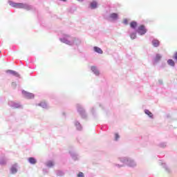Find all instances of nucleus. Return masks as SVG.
<instances>
[{
	"label": "nucleus",
	"mask_w": 177,
	"mask_h": 177,
	"mask_svg": "<svg viewBox=\"0 0 177 177\" xmlns=\"http://www.w3.org/2000/svg\"><path fill=\"white\" fill-rule=\"evenodd\" d=\"M59 41L62 44L68 45L69 46H80L81 45V40L77 37H74L66 33L62 34L59 37Z\"/></svg>",
	"instance_id": "nucleus-1"
},
{
	"label": "nucleus",
	"mask_w": 177,
	"mask_h": 177,
	"mask_svg": "<svg viewBox=\"0 0 177 177\" xmlns=\"http://www.w3.org/2000/svg\"><path fill=\"white\" fill-rule=\"evenodd\" d=\"M118 160L122 162V164H124V165H127V167H130L131 168H135V167L138 165L135 160L128 156L119 157Z\"/></svg>",
	"instance_id": "nucleus-2"
},
{
	"label": "nucleus",
	"mask_w": 177,
	"mask_h": 177,
	"mask_svg": "<svg viewBox=\"0 0 177 177\" xmlns=\"http://www.w3.org/2000/svg\"><path fill=\"white\" fill-rule=\"evenodd\" d=\"M8 3L12 8H15L16 9H25V10H32V6L23 3H15L14 1H9Z\"/></svg>",
	"instance_id": "nucleus-3"
},
{
	"label": "nucleus",
	"mask_w": 177,
	"mask_h": 177,
	"mask_svg": "<svg viewBox=\"0 0 177 177\" xmlns=\"http://www.w3.org/2000/svg\"><path fill=\"white\" fill-rule=\"evenodd\" d=\"M106 20L111 23H115V21L120 20V14H118V12H111L106 17Z\"/></svg>",
	"instance_id": "nucleus-4"
},
{
	"label": "nucleus",
	"mask_w": 177,
	"mask_h": 177,
	"mask_svg": "<svg viewBox=\"0 0 177 177\" xmlns=\"http://www.w3.org/2000/svg\"><path fill=\"white\" fill-rule=\"evenodd\" d=\"M77 113L81 115L82 118H86L88 117V115H86V112L85 111V109L81 105V104H77L76 105Z\"/></svg>",
	"instance_id": "nucleus-5"
},
{
	"label": "nucleus",
	"mask_w": 177,
	"mask_h": 177,
	"mask_svg": "<svg viewBox=\"0 0 177 177\" xmlns=\"http://www.w3.org/2000/svg\"><path fill=\"white\" fill-rule=\"evenodd\" d=\"M8 106L12 107V109H23V105H21V104L14 101H9Z\"/></svg>",
	"instance_id": "nucleus-6"
},
{
	"label": "nucleus",
	"mask_w": 177,
	"mask_h": 177,
	"mask_svg": "<svg viewBox=\"0 0 177 177\" xmlns=\"http://www.w3.org/2000/svg\"><path fill=\"white\" fill-rule=\"evenodd\" d=\"M137 32L139 34V35H145V34L147 32V29H146V27H145L144 25H141L138 26Z\"/></svg>",
	"instance_id": "nucleus-7"
},
{
	"label": "nucleus",
	"mask_w": 177,
	"mask_h": 177,
	"mask_svg": "<svg viewBox=\"0 0 177 177\" xmlns=\"http://www.w3.org/2000/svg\"><path fill=\"white\" fill-rule=\"evenodd\" d=\"M76 131H82V124L78 121V120H75L73 122Z\"/></svg>",
	"instance_id": "nucleus-8"
},
{
	"label": "nucleus",
	"mask_w": 177,
	"mask_h": 177,
	"mask_svg": "<svg viewBox=\"0 0 177 177\" xmlns=\"http://www.w3.org/2000/svg\"><path fill=\"white\" fill-rule=\"evenodd\" d=\"M69 154H71V158L74 160V161H77L80 160V155L75 151H70Z\"/></svg>",
	"instance_id": "nucleus-9"
},
{
	"label": "nucleus",
	"mask_w": 177,
	"mask_h": 177,
	"mask_svg": "<svg viewBox=\"0 0 177 177\" xmlns=\"http://www.w3.org/2000/svg\"><path fill=\"white\" fill-rule=\"evenodd\" d=\"M162 59V55L160 53H157L156 56L153 57V64H157L158 63H160L161 59Z\"/></svg>",
	"instance_id": "nucleus-10"
},
{
	"label": "nucleus",
	"mask_w": 177,
	"mask_h": 177,
	"mask_svg": "<svg viewBox=\"0 0 177 177\" xmlns=\"http://www.w3.org/2000/svg\"><path fill=\"white\" fill-rule=\"evenodd\" d=\"M91 70L92 73L95 75L96 77H99L100 75V71H99V68H97L95 66H91Z\"/></svg>",
	"instance_id": "nucleus-11"
},
{
	"label": "nucleus",
	"mask_w": 177,
	"mask_h": 177,
	"mask_svg": "<svg viewBox=\"0 0 177 177\" xmlns=\"http://www.w3.org/2000/svg\"><path fill=\"white\" fill-rule=\"evenodd\" d=\"M22 95H24V97L26 99H34V94L26 91H22Z\"/></svg>",
	"instance_id": "nucleus-12"
},
{
	"label": "nucleus",
	"mask_w": 177,
	"mask_h": 177,
	"mask_svg": "<svg viewBox=\"0 0 177 177\" xmlns=\"http://www.w3.org/2000/svg\"><path fill=\"white\" fill-rule=\"evenodd\" d=\"M17 163L12 165L10 167V174L15 175L17 174Z\"/></svg>",
	"instance_id": "nucleus-13"
},
{
	"label": "nucleus",
	"mask_w": 177,
	"mask_h": 177,
	"mask_svg": "<svg viewBox=\"0 0 177 177\" xmlns=\"http://www.w3.org/2000/svg\"><path fill=\"white\" fill-rule=\"evenodd\" d=\"M144 113L146 114V115H148L149 118L151 120H154V115L149 109H145Z\"/></svg>",
	"instance_id": "nucleus-14"
},
{
	"label": "nucleus",
	"mask_w": 177,
	"mask_h": 177,
	"mask_svg": "<svg viewBox=\"0 0 177 177\" xmlns=\"http://www.w3.org/2000/svg\"><path fill=\"white\" fill-rule=\"evenodd\" d=\"M151 45L153 48H158L160 46V40L157 39H153L151 41Z\"/></svg>",
	"instance_id": "nucleus-15"
},
{
	"label": "nucleus",
	"mask_w": 177,
	"mask_h": 177,
	"mask_svg": "<svg viewBox=\"0 0 177 177\" xmlns=\"http://www.w3.org/2000/svg\"><path fill=\"white\" fill-rule=\"evenodd\" d=\"M28 162H29V164H30V165H35V164H37V159L34 157L28 158Z\"/></svg>",
	"instance_id": "nucleus-16"
},
{
	"label": "nucleus",
	"mask_w": 177,
	"mask_h": 177,
	"mask_svg": "<svg viewBox=\"0 0 177 177\" xmlns=\"http://www.w3.org/2000/svg\"><path fill=\"white\" fill-rule=\"evenodd\" d=\"M7 73L8 74H11V75H14V77H17V78H20V75L19 74V73L16 72L15 71L8 70Z\"/></svg>",
	"instance_id": "nucleus-17"
},
{
	"label": "nucleus",
	"mask_w": 177,
	"mask_h": 177,
	"mask_svg": "<svg viewBox=\"0 0 177 177\" xmlns=\"http://www.w3.org/2000/svg\"><path fill=\"white\" fill-rule=\"evenodd\" d=\"M37 106L41 107V109H48V104L45 101L39 102Z\"/></svg>",
	"instance_id": "nucleus-18"
},
{
	"label": "nucleus",
	"mask_w": 177,
	"mask_h": 177,
	"mask_svg": "<svg viewBox=\"0 0 177 177\" xmlns=\"http://www.w3.org/2000/svg\"><path fill=\"white\" fill-rule=\"evenodd\" d=\"M93 50L94 52H95V53H99V55H103V50H102V48L97 46H94Z\"/></svg>",
	"instance_id": "nucleus-19"
},
{
	"label": "nucleus",
	"mask_w": 177,
	"mask_h": 177,
	"mask_svg": "<svg viewBox=\"0 0 177 177\" xmlns=\"http://www.w3.org/2000/svg\"><path fill=\"white\" fill-rule=\"evenodd\" d=\"M91 9H97V1H93L90 3Z\"/></svg>",
	"instance_id": "nucleus-20"
},
{
	"label": "nucleus",
	"mask_w": 177,
	"mask_h": 177,
	"mask_svg": "<svg viewBox=\"0 0 177 177\" xmlns=\"http://www.w3.org/2000/svg\"><path fill=\"white\" fill-rule=\"evenodd\" d=\"M7 161H8V159H6V157L5 156L0 157V165H5Z\"/></svg>",
	"instance_id": "nucleus-21"
},
{
	"label": "nucleus",
	"mask_w": 177,
	"mask_h": 177,
	"mask_svg": "<svg viewBox=\"0 0 177 177\" xmlns=\"http://www.w3.org/2000/svg\"><path fill=\"white\" fill-rule=\"evenodd\" d=\"M46 166L48 167V168H53V167L55 166V163L53 161L48 160L46 162Z\"/></svg>",
	"instance_id": "nucleus-22"
},
{
	"label": "nucleus",
	"mask_w": 177,
	"mask_h": 177,
	"mask_svg": "<svg viewBox=\"0 0 177 177\" xmlns=\"http://www.w3.org/2000/svg\"><path fill=\"white\" fill-rule=\"evenodd\" d=\"M130 27L131 28H133V30H135V28H136V27H138V22L133 21L130 23Z\"/></svg>",
	"instance_id": "nucleus-23"
},
{
	"label": "nucleus",
	"mask_w": 177,
	"mask_h": 177,
	"mask_svg": "<svg viewBox=\"0 0 177 177\" xmlns=\"http://www.w3.org/2000/svg\"><path fill=\"white\" fill-rule=\"evenodd\" d=\"M167 64L171 66V67H175V61L174 59H169L167 60Z\"/></svg>",
	"instance_id": "nucleus-24"
},
{
	"label": "nucleus",
	"mask_w": 177,
	"mask_h": 177,
	"mask_svg": "<svg viewBox=\"0 0 177 177\" xmlns=\"http://www.w3.org/2000/svg\"><path fill=\"white\" fill-rule=\"evenodd\" d=\"M57 176H64V171L58 170L56 171Z\"/></svg>",
	"instance_id": "nucleus-25"
},
{
	"label": "nucleus",
	"mask_w": 177,
	"mask_h": 177,
	"mask_svg": "<svg viewBox=\"0 0 177 177\" xmlns=\"http://www.w3.org/2000/svg\"><path fill=\"white\" fill-rule=\"evenodd\" d=\"M131 39H136V32L130 33Z\"/></svg>",
	"instance_id": "nucleus-26"
},
{
	"label": "nucleus",
	"mask_w": 177,
	"mask_h": 177,
	"mask_svg": "<svg viewBox=\"0 0 177 177\" xmlns=\"http://www.w3.org/2000/svg\"><path fill=\"white\" fill-rule=\"evenodd\" d=\"M120 134H118V133H115V137H114V140L115 142H118V140H120Z\"/></svg>",
	"instance_id": "nucleus-27"
},
{
	"label": "nucleus",
	"mask_w": 177,
	"mask_h": 177,
	"mask_svg": "<svg viewBox=\"0 0 177 177\" xmlns=\"http://www.w3.org/2000/svg\"><path fill=\"white\" fill-rule=\"evenodd\" d=\"M159 147H161L162 149H165V147H167V142H160L158 145Z\"/></svg>",
	"instance_id": "nucleus-28"
},
{
	"label": "nucleus",
	"mask_w": 177,
	"mask_h": 177,
	"mask_svg": "<svg viewBox=\"0 0 177 177\" xmlns=\"http://www.w3.org/2000/svg\"><path fill=\"white\" fill-rule=\"evenodd\" d=\"M113 166L115 167L116 168H122V167H124V165H120L118 163H113Z\"/></svg>",
	"instance_id": "nucleus-29"
},
{
	"label": "nucleus",
	"mask_w": 177,
	"mask_h": 177,
	"mask_svg": "<svg viewBox=\"0 0 177 177\" xmlns=\"http://www.w3.org/2000/svg\"><path fill=\"white\" fill-rule=\"evenodd\" d=\"M91 113L94 117H96V109L95 107L91 109Z\"/></svg>",
	"instance_id": "nucleus-30"
},
{
	"label": "nucleus",
	"mask_w": 177,
	"mask_h": 177,
	"mask_svg": "<svg viewBox=\"0 0 177 177\" xmlns=\"http://www.w3.org/2000/svg\"><path fill=\"white\" fill-rule=\"evenodd\" d=\"M11 86L13 89H16V86H17V84L15 82H12L11 84Z\"/></svg>",
	"instance_id": "nucleus-31"
},
{
	"label": "nucleus",
	"mask_w": 177,
	"mask_h": 177,
	"mask_svg": "<svg viewBox=\"0 0 177 177\" xmlns=\"http://www.w3.org/2000/svg\"><path fill=\"white\" fill-rule=\"evenodd\" d=\"M77 177H85V176L84 175V173L82 172H79V174H77Z\"/></svg>",
	"instance_id": "nucleus-32"
},
{
	"label": "nucleus",
	"mask_w": 177,
	"mask_h": 177,
	"mask_svg": "<svg viewBox=\"0 0 177 177\" xmlns=\"http://www.w3.org/2000/svg\"><path fill=\"white\" fill-rule=\"evenodd\" d=\"M123 23H124V24L127 25L128 24V19H124Z\"/></svg>",
	"instance_id": "nucleus-33"
},
{
	"label": "nucleus",
	"mask_w": 177,
	"mask_h": 177,
	"mask_svg": "<svg viewBox=\"0 0 177 177\" xmlns=\"http://www.w3.org/2000/svg\"><path fill=\"white\" fill-rule=\"evenodd\" d=\"M44 174H48V170L46 169H43Z\"/></svg>",
	"instance_id": "nucleus-34"
},
{
	"label": "nucleus",
	"mask_w": 177,
	"mask_h": 177,
	"mask_svg": "<svg viewBox=\"0 0 177 177\" xmlns=\"http://www.w3.org/2000/svg\"><path fill=\"white\" fill-rule=\"evenodd\" d=\"M174 59L175 60H177V52L174 54Z\"/></svg>",
	"instance_id": "nucleus-35"
},
{
	"label": "nucleus",
	"mask_w": 177,
	"mask_h": 177,
	"mask_svg": "<svg viewBox=\"0 0 177 177\" xmlns=\"http://www.w3.org/2000/svg\"><path fill=\"white\" fill-rule=\"evenodd\" d=\"M59 1H61L62 2H67V0H59Z\"/></svg>",
	"instance_id": "nucleus-36"
},
{
	"label": "nucleus",
	"mask_w": 177,
	"mask_h": 177,
	"mask_svg": "<svg viewBox=\"0 0 177 177\" xmlns=\"http://www.w3.org/2000/svg\"><path fill=\"white\" fill-rule=\"evenodd\" d=\"M159 84H162V80H159Z\"/></svg>",
	"instance_id": "nucleus-37"
},
{
	"label": "nucleus",
	"mask_w": 177,
	"mask_h": 177,
	"mask_svg": "<svg viewBox=\"0 0 177 177\" xmlns=\"http://www.w3.org/2000/svg\"><path fill=\"white\" fill-rule=\"evenodd\" d=\"M79 2H82L84 0H77Z\"/></svg>",
	"instance_id": "nucleus-38"
},
{
	"label": "nucleus",
	"mask_w": 177,
	"mask_h": 177,
	"mask_svg": "<svg viewBox=\"0 0 177 177\" xmlns=\"http://www.w3.org/2000/svg\"><path fill=\"white\" fill-rule=\"evenodd\" d=\"M162 67H165V65H162Z\"/></svg>",
	"instance_id": "nucleus-39"
}]
</instances>
